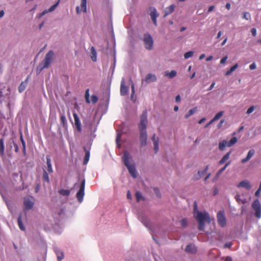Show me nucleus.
I'll return each mask as SVG.
<instances>
[{
  "mask_svg": "<svg viewBox=\"0 0 261 261\" xmlns=\"http://www.w3.org/2000/svg\"><path fill=\"white\" fill-rule=\"evenodd\" d=\"M76 12L77 14H80L82 12H87V0H81L80 6L76 7Z\"/></svg>",
  "mask_w": 261,
  "mask_h": 261,
  "instance_id": "obj_11",
  "label": "nucleus"
},
{
  "mask_svg": "<svg viewBox=\"0 0 261 261\" xmlns=\"http://www.w3.org/2000/svg\"><path fill=\"white\" fill-rule=\"evenodd\" d=\"M261 191H260L259 189H257V190L255 193V195L256 196H258L260 194Z\"/></svg>",
  "mask_w": 261,
  "mask_h": 261,
  "instance_id": "obj_61",
  "label": "nucleus"
},
{
  "mask_svg": "<svg viewBox=\"0 0 261 261\" xmlns=\"http://www.w3.org/2000/svg\"><path fill=\"white\" fill-rule=\"evenodd\" d=\"M215 8V6H211L209 7L208 8V12H210L211 11H212Z\"/></svg>",
  "mask_w": 261,
  "mask_h": 261,
  "instance_id": "obj_60",
  "label": "nucleus"
},
{
  "mask_svg": "<svg viewBox=\"0 0 261 261\" xmlns=\"http://www.w3.org/2000/svg\"><path fill=\"white\" fill-rule=\"evenodd\" d=\"M5 150V145L4 142V139H0V154L1 155H3L4 153Z\"/></svg>",
  "mask_w": 261,
  "mask_h": 261,
  "instance_id": "obj_30",
  "label": "nucleus"
},
{
  "mask_svg": "<svg viewBox=\"0 0 261 261\" xmlns=\"http://www.w3.org/2000/svg\"><path fill=\"white\" fill-rule=\"evenodd\" d=\"M198 109L197 107H194L190 109L189 111L188 114H194L197 112Z\"/></svg>",
  "mask_w": 261,
  "mask_h": 261,
  "instance_id": "obj_45",
  "label": "nucleus"
},
{
  "mask_svg": "<svg viewBox=\"0 0 261 261\" xmlns=\"http://www.w3.org/2000/svg\"><path fill=\"white\" fill-rule=\"evenodd\" d=\"M60 2V0H58L57 3L53 5L49 9H46L45 10L47 11V13L51 12L53 11L56 7L59 5V3Z\"/></svg>",
  "mask_w": 261,
  "mask_h": 261,
  "instance_id": "obj_33",
  "label": "nucleus"
},
{
  "mask_svg": "<svg viewBox=\"0 0 261 261\" xmlns=\"http://www.w3.org/2000/svg\"><path fill=\"white\" fill-rule=\"evenodd\" d=\"M243 18L246 20H250L251 19V15L248 12H245L243 14Z\"/></svg>",
  "mask_w": 261,
  "mask_h": 261,
  "instance_id": "obj_42",
  "label": "nucleus"
},
{
  "mask_svg": "<svg viewBox=\"0 0 261 261\" xmlns=\"http://www.w3.org/2000/svg\"><path fill=\"white\" fill-rule=\"evenodd\" d=\"M185 251L188 253H195L196 252L197 249L194 244H189L186 246Z\"/></svg>",
  "mask_w": 261,
  "mask_h": 261,
  "instance_id": "obj_17",
  "label": "nucleus"
},
{
  "mask_svg": "<svg viewBox=\"0 0 261 261\" xmlns=\"http://www.w3.org/2000/svg\"><path fill=\"white\" fill-rule=\"evenodd\" d=\"M20 141H21V142L22 143V145L23 152L24 154H25V153H26L25 143L23 139L22 135H21V136H20Z\"/></svg>",
  "mask_w": 261,
  "mask_h": 261,
  "instance_id": "obj_37",
  "label": "nucleus"
},
{
  "mask_svg": "<svg viewBox=\"0 0 261 261\" xmlns=\"http://www.w3.org/2000/svg\"><path fill=\"white\" fill-rule=\"evenodd\" d=\"M221 116L222 115H215V118L210 122V123H211L214 120L219 119L221 117Z\"/></svg>",
  "mask_w": 261,
  "mask_h": 261,
  "instance_id": "obj_56",
  "label": "nucleus"
},
{
  "mask_svg": "<svg viewBox=\"0 0 261 261\" xmlns=\"http://www.w3.org/2000/svg\"><path fill=\"white\" fill-rule=\"evenodd\" d=\"M147 124V118L146 115H142L141 117V121L139 125L140 141L141 147L146 146L147 144V135L146 130Z\"/></svg>",
  "mask_w": 261,
  "mask_h": 261,
  "instance_id": "obj_1",
  "label": "nucleus"
},
{
  "mask_svg": "<svg viewBox=\"0 0 261 261\" xmlns=\"http://www.w3.org/2000/svg\"><path fill=\"white\" fill-rule=\"evenodd\" d=\"M57 255H58V261H61V260L64 257V254H63V252H61V255H59V254H58Z\"/></svg>",
  "mask_w": 261,
  "mask_h": 261,
  "instance_id": "obj_50",
  "label": "nucleus"
},
{
  "mask_svg": "<svg viewBox=\"0 0 261 261\" xmlns=\"http://www.w3.org/2000/svg\"><path fill=\"white\" fill-rule=\"evenodd\" d=\"M254 152L255 151L253 149L250 150L248 153L247 156L245 158L242 160V163H245L247 162H248L253 156Z\"/></svg>",
  "mask_w": 261,
  "mask_h": 261,
  "instance_id": "obj_19",
  "label": "nucleus"
},
{
  "mask_svg": "<svg viewBox=\"0 0 261 261\" xmlns=\"http://www.w3.org/2000/svg\"><path fill=\"white\" fill-rule=\"evenodd\" d=\"M46 13H47V11H46L45 10H44L42 13H40L38 15V18H40L41 17H42L43 15H44Z\"/></svg>",
  "mask_w": 261,
  "mask_h": 261,
  "instance_id": "obj_51",
  "label": "nucleus"
},
{
  "mask_svg": "<svg viewBox=\"0 0 261 261\" xmlns=\"http://www.w3.org/2000/svg\"><path fill=\"white\" fill-rule=\"evenodd\" d=\"M149 10L150 11V15L151 18L153 21V24L156 26L157 25L156 18L159 16V14H158L154 7H150L149 8Z\"/></svg>",
  "mask_w": 261,
  "mask_h": 261,
  "instance_id": "obj_12",
  "label": "nucleus"
},
{
  "mask_svg": "<svg viewBox=\"0 0 261 261\" xmlns=\"http://www.w3.org/2000/svg\"><path fill=\"white\" fill-rule=\"evenodd\" d=\"M174 9H175L174 5H171L169 7H167L165 11L164 17H166L167 16L171 14L174 11Z\"/></svg>",
  "mask_w": 261,
  "mask_h": 261,
  "instance_id": "obj_20",
  "label": "nucleus"
},
{
  "mask_svg": "<svg viewBox=\"0 0 261 261\" xmlns=\"http://www.w3.org/2000/svg\"><path fill=\"white\" fill-rule=\"evenodd\" d=\"M251 32L253 36H255L256 35V30L255 28H252L251 30Z\"/></svg>",
  "mask_w": 261,
  "mask_h": 261,
  "instance_id": "obj_55",
  "label": "nucleus"
},
{
  "mask_svg": "<svg viewBox=\"0 0 261 261\" xmlns=\"http://www.w3.org/2000/svg\"><path fill=\"white\" fill-rule=\"evenodd\" d=\"M85 151V155L84 157V164H86L89 160L90 158V151L86 148L84 149Z\"/></svg>",
  "mask_w": 261,
  "mask_h": 261,
  "instance_id": "obj_26",
  "label": "nucleus"
},
{
  "mask_svg": "<svg viewBox=\"0 0 261 261\" xmlns=\"http://www.w3.org/2000/svg\"><path fill=\"white\" fill-rule=\"evenodd\" d=\"M98 97L95 95H92L91 97L90 102H92L93 103H95L98 101Z\"/></svg>",
  "mask_w": 261,
  "mask_h": 261,
  "instance_id": "obj_40",
  "label": "nucleus"
},
{
  "mask_svg": "<svg viewBox=\"0 0 261 261\" xmlns=\"http://www.w3.org/2000/svg\"><path fill=\"white\" fill-rule=\"evenodd\" d=\"M59 193L61 195L68 196L70 195V191L69 190L62 189L59 191Z\"/></svg>",
  "mask_w": 261,
  "mask_h": 261,
  "instance_id": "obj_27",
  "label": "nucleus"
},
{
  "mask_svg": "<svg viewBox=\"0 0 261 261\" xmlns=\"http://www.w3.org/2000/svg\"><path fill=\"white\" fill-rule=\"evenodd\" d=\"M60 2V0H58L57 3L53 5L49 9H46L45 10L47 11V13L51 12L53 11L56 7L59 5V3Z\"/></svg>",
  "mask_w": 261,
  "mask_h": 261,
  "instance_id": "obj_32",
  "label": "nucleus"
},
{
  "mask_svg": "<svg viewBox=\"0 0 261 261\" xmlns=\"http://www.w3.org/2000/svg\"><path fill=\"white\" fill-rule=\"evenodd\" d=\"M194 55V52L193 51H190L184 54V58L186 59H187L188 58H190L192 57Z\"/></svg>",
  "mask_w": 261,
  "mask_h": 261,
  "instance_id": "obj_36",
  "label": "nucleus"
},
{
  "mask_svg": "<svg viewBox=\"0 0 261 261\" xmlns=\"http://www.w3.org/2000/svg\"><path fill=\"white\" fill-rule=\"evenodd\" d=\"M23 203L25 210H31L34 205V199L32 196L26 197L24 198Z\"/></svg>",
  "mask_w": 261,
  "mask_h": 261,
  "instance_id": "obj_10",
  "label": "nucleus"
},
{
  "mask_svg": "<svg viewBox=\"0 0 261 261\" xmlns=\"http://www.w3.org/2000/svg\"><path fill=\"white\" fill-rule=\"evenodd\" d=\"M156 80V76L154 74L151 73L147 74L145 79V81L147 83H149L151 82H155Z\"/></svg>",
  "mask_w": 261,
  "mask_h": 261,
  "instance_id": "obj_18",
  "label": "nucleus"
},
{
  "mask_svg": "<svg viewBox=\"0 0 261 261\" xmlns=\"http://www.w3.org/2000/svg\"><path fill=\"white\" fill-rule=\"evenodd\" d=\"M237 187L239 188L243 187L248 190H250L252 188V186L251 185L250 182L247 180H244L240 182L237 185Z\"/></svg>",
  "mask_w": 261,
  "mask_h": 261,
  "instance_id": "obj_13",
  "label": "nucleus"
},
{
  "mask_svg": "<svg viewBox=\"0 0 261 261\" xmlns=\"http://www.w3.org/2000/svg\"><path fill=\"white\" fill-rule=\"evenodd\" d=\"M43 179L44 181H45L47 183H49L50 182L48 174L45 169L43 170Z\"/></svg>",
  "mask_w": 261,
  "mask_h": 261,
  "instance_id": "obj_31",
  "label": "nucleus"
},
{
  "mask_svg": "<svg viewBox=\"0 0 261 261\" xmlns=\"http://www.w3.org/2000/svg\"><path fill=\"white\" fill-rule=\"evenodd\" d=\"M54 56V52L52 50H50L45 56V57L42 63L40 64L37 68V73H39L41 71L45 68H47L53 60Z\"/></svg>",
  "mask_w": 261,
  "mask_h": 261,
  "instance_id": "obj_4",
  "label": "nucleus"
},
{
  "mask_svg": "<svg viewBox=\"0 0 261 261\" xmlns=\"http://www.w3.org/2000/svg\"><path fill=\"white\" fill-rule=\"evenodd\" d=\"M143 42L146 49L148 50L152 49L153 47V41L152 37L149 34L146 33L144 34Z\"/></svg>",
  "mask_w": 261,
  "mask_h": 261,
  "instance_id": "obj_6",
  "label": "nucleus"
},
{
  "mask_svg": "<svg viewBox=\"0 0 261 261\" xmlns=\"http://www.w3.org/2000/svg\"><path fill=\"white\" fill-rule=\"evenodd\" d=\"M232 244L231 242L226 243L224 245V248H230Z\"/></svg>",
  "mask_w": 261,
  "mask_h": 261,
  "instance_id": "obj_54",
  "label": "nucleus"
},
{
  "mask_svg": "<svg viewBox=\"0 0 261 261\" xmlns=\"http://www.w3.org/2000/svg\"><path fill=\"white\" fill-rule=\"evenodd\" d=\"M128 88L124 85V81L123 80L121 82L120 86V94L124 96L127 94Z\"/></svg>",
  "mask_w": 261,
  "mask_h": 261,
  "instance_id": "obj_14",
  "label": "nucleus"
},
{
  "mask_svg": "<svg viewBox=\"0 0 261 261\" xmlns=\"http://www.w3.org/2000/svg\"><path fill=\"white\" fill-rule=\"evenodd\" d=\"M230 162H228L222 168H221L218 172V174H221L225 169L226 168H227V167L228 166V165L229 164Z\"/></svg>",
  "mask_w": 261,
  "mask_h": 261,
  "instance_id": "obj_43",
  "label": "nucleus"
},
{
  "mask_svg": "<svg viewBox=\"0 0 261 261\" xmlns=\"http://www.w3.org/2000/svg\"><path fill=\"white\" fill-rule=\"evenodd\" d=\"M224 261H232V258L230 256H227L226 257Z\"/></svg>",
  "mask_w": 261,
  "mask_h": 261,
  "instance_id": "obj_64",
  "label": "nucleus"
},
{
  "mask_svg": "<svg viewBox=\"0 0 261 261\" xmlns=\"http://www.w3.org/2000/svg\"><path fill=\"white\" fill-rule=\"evenodd\" d=\"M254 110V106H251L250 107L247 111V114H250V113H251Z\"/></svg>",
  "mask_w": 261,
  "mask_h": 261,
  "instance_id": "obj_47",
  "label": "nucleus"
},
{
  "mask_svg": "<svg viewBox=\"0 0 261 261\" xmlns=\"http://www.w3.org/2000/svg\"><path fill=\"white\" fill-rule=\"evenodd\" d=\"M89 90L88 89L86 90V92H85V96L86 101L88 103H90V100L89 99L90 95H89Z\"/></svg>",
  "mask_w": 261,
  "mask_h": 261,
  "instance_id": "obj_38",
  "label": "nucleus"
},
{
  "mask_svg": "<svg viewBox=\"0 0 261 261\" xmlns=\"http://www.w3.org/2000/svg\"><path fill=\"white\" fill-rule=\"evenodd\" d=\"M217 218L218 223L221 227H224L226 226V219L224 211H219L217 213Z\"/></svg>",
  "mask_w": 261,
  "mask_h": 261,
  "instance_id": "obj_9",
  "label": "nucleus"
},
{
  "mask_svg": "<svg viewBox=\"0 0 261 261\" xmlns=\"http://www.w3.org/2000/svg\"><path fill=\"white\" fill-rule=\"evenodd\" d=\"M237 142L236 137H233L229 141L223 140L219 144V148L221 150H224L226 147H230L236 144Z\"/></svg>",
  "mask_w": 261,
  "mask_h": 261,
  "instance_id": "obj_5",
  "label": "nucleus"
},
{
  "mask_svg": "<svg viewBox=\"0 0 261 261\" xmlns=\"http://www.w3.org/2000/svg\"><path fill=\"white\" fill-rule=\"evenodd\" d=\"M131 89H132V95H131V97H132L133 95L135 93V86H134V83H132V85H131Z\"/></svg>",
  "mask_w": 261,
  "mask_h": 261,
  "instance_id": "obj_52",
  "label": "nucleus"
},
{
  "mask_svg": "<svg viewBox=\"0 0 261 261\" xmlns=\"http://www.w3.org/2000/svg\"><path fill=\"white\" fill-rule=\"evenodd\" d=\"M132 156L127 151H125L122 156L123 162L125 166L127 167L130 175L135 178L137 176L136 170L134 164H130V160Z\"/></svg>",
  "mask_w": 261,
  "mask_h": 261,
  "instance_id": "obj_3",
  "label": "nucleus"
},
{
  "mask_svg": "<svg viewBox=\"0 0 261 261\" xmlns=\"http://www.w3.org/2000/svg\"><path fill=\"white\" fill-rule=\"evenodd\" d=\"M252 207L255 211V216L257 218L261 217V204L258 199L253 201Z\"/></svg>",
  "mask_w": 261,
  "mask_h": 261,
  "instance_id": "obj_7",
  "label": "nucleus"
},
{
  "mask_svg": "<svg viewBox=\"0 0 261 261\" xmlns=\"http://www.w3.org/2000/svg\"><path fill=\"white\" fill-rule=\"evenodd\" d=\"M197 209L196 204L195 203L194 207V217L198 223V229L203 230L205 227V222H210V216L207 212H201L198 211H196Z\"/></svg>",
  "mask_w": 261,
  "mask_h": 261,
  "instance_id": "obj_2",
  "label": "nucleus"
},
{
  "mask_svg": "<svg viewBox=\"0 0 261 261\" xmlns=\"http://www.w3.org/2000/svg\"><path fill=\"white\" fill-rule=\"evenodd\" d=\"M177 73L175 70H172L170 72H166L165 75L168 76L170 79H172L175 77Z\"/></svg>",
  "mask_w": 261,
  "mask_h": 261,
  "instance_id": "obj_29",
  "label": "nucleus"
},
{
  "mask_svg": "<svg viewBox=\"0 0 261 261\" xmlns=\"http://www.w3.org/2000/svg\"><path fill=\"white\" fill-rule=\"evenodd\" d=\"M238 67V64L237 63L235 64L233 66H232L230 69L227 71L225 75L226 76H228L230 75L233 71H234Z\"/></svg>",
  "mask_w": 261,
  "mask_h": 261,
  "instance_id": "obj_25",
  "label": "nucleus"
},
{
  "mask_svg": "<svg viewBox=\"0 0 261 261\" xmlns=\"http://www.w3.org/2000/svg\"><path fill=\"white\" fill-rule=\"evenodd\" d=\"M85 180L83 179L81 184L80 189L76 193V198L79 202H82L83 200V198L85 195Z\"/></svg>",
  "mask_w": 261,
  "mask_h": 261,
  "instance_id": "obj_8",
  "label": "nucleus"
},
{
  "mask_svg": "<svg viewBox=\"0 0 261 261\" xmlns=\"http://www.w3.org/2000/svg\"><path fill=\"white\" fill-rule=\"evenodd\" d=\"M74 119V126L79 132H81L82 130L81 124L78 117V115H73Z\"/></svg>",
  "mask_w": 261,
  "mask_h": 261,
  "instance_id": "obj_15",
  "label": "nucleus"
},
{
  "mask_svg": "<svg viewBox=\"0 0 261 261\" xmlns=\"http://www.w3.org/2000/svg\"><path fill=\"white\" fill-rule=\"evenodd\" d=\"M61 121L63 127H65L67 124L66 118L65 115L61 116Z\"/></svg>",
  "mask_w": 261,
  "mask_h": 261,
  "instance_id": "obj_39",
  "label": "nucleus"
},
{
  "mask_svg": "<svg viewBox=\"0 0 261 261\" xmlns=\"http://www.w3.org/2000/svg\"><path fill=\"white\" fill-rule=\"evenodd\" d=\"M230 152H227L219 162V164L222 165L224 164L226 161H227L230 157Z\"/></svg>",
  "mask_w": 261,
  "mask_h": 261,
  "instance_id": "obj_23",
  "label": "nucleus"
},
{
  "mask_svg": "<svg viewBox=\"0 0 261 261\" xmlns=\"http://www.w3.org/2000/svg\"><path fill=\"white\" fill-rule=\"evenodd\" d=\"M46 164L47 166V171L49 173H52L53 172L51 163V159L49 155H47L46 156Z\"/></svg>",
  "mask_w": 261,
  "mask_h": 261,
  "instance_id": "obj_21",
  "label": "nucleus"
},
{
  "mask_svg": "<svg viewBox=\"0 0 261 261\" xmlns=\"http://www.w3.org/2000/svg\"><path fill=\"white\" fill-rule=\"evenodd\" d=\"M91 59L93 61L95 62L96 61V51L94 49V47H92L91 48Z\"/></svg>",
  "mask_w": 261,
  "mask_h": 261,
  "instance_id": "obj_28",
  "label": "nucleus"
},
{
  "mask_svg": "<svg viewBox=\"0 0 261 261\" xmlns=\"http://www.w3.org/2000/svg\"><path fill=\"white\" fill-rule=\"evenodd\" d=\"M121 134H120V133H118L117 134V137H116V144H117V145H118L119 146H120V144H119V142H120V140L121 139Z\"/></svg>",
  "mask_w": 261,
  "mask_h": 261,
  "instance_id": "obj_46",
  "label": "nucleus"
},
{
  "mask_svg": "<svg viewBox=\"0 0 261 261\" xmlns=\"http://www.w3.org/2000/svg\"><path fill=\"white\" fill-rule=\"evenodd\" d=\"M127 198L128 199H132V195L129 191H128L127 192Z\"/></svg>",
  "mask_w": 261,
  "mask_h": 261,
  "instance_id": "obj_57",
  "label": "nucleus"
},
{
  "mask_svg": "<svg viewBox=\"0 0 261 261\" xmlns=\"http://www.w3.org/2000/svg\"><path fill=\"white\" fill-rule=\"evenodd\" d=\"M188 224V221L186 219H183L180 221V224L182 227H186Z\"/></svg>",
  "mask_w": 261,
  "mask_h": 261,
  "instance_id": "obj_44",
  "label": "nucleus"
},
{
  "mask_svg": "<svg viewBox=\"0 0 261 261\" xmlns=\"http://www.w3.org/2000/svg\"><path fill=\"white\" fill-rule=\"evenodd\" d=\"M256 68V64H255V63H253L252 64H251L249 66V68H250L251 70L255 69Z\"/></svg>",
  "mask_w": 261,
  "mask_h": 261,
  "instance_id": "obj_53",
  "label": "nucleus"
},
{
  "mask_svg": "<svg viewBox=\"0 0 261 261\" xmlns=\"http://www.w3.org/2000/svg\"><path fill=\"white\" fill-rule=\"evenodd\" d=\"M17 221H18V225L19 228L21 230L24 231L25 230V227L23 226V225L22 224V222L21 221V214H20L19 215V216L18 217Z\"/></svg>",
  "mask_w": 261,
  "mask_h": 261,
  "instance_id": "obj_24",
  "label": "nucleus"
},
{
  "mask_svg": "<svg viewBox=\"0 0 261 261\" xmlns=\"http://www.w3.org/2000/svg\"><path fill=\"white\" fill-rule=\"evenodd\" d=\"M207 170H208V166H206L205 167V168L203 171H198V174L199 177L198 178H196V179H198L199 178L202 177L204 175H205L206 173Z\"/></svg>",
  "mask_w": 261,
  "mask_h": 261,
  "instance_id": "obj_34",
  "label": "nucleus"
},
{
  "mask_svg": "<svg viewBox=\"0 0 261 261\" xmlns=\"http://www.w3.org/2000/svg\"><path fill=\"white\" fill-rule=\"evenodd\" d=\"M235 199L239 203H245L246 202L245 199L241 198V195L239 194L236 195Z\"/></svg>",
  "mask_w": 261,
  "mask_h": 261,
  "instance_id": "obj_35",
  "label": "nucleus"
},
{
  "mask_svg": "<svg viewBox=\"0 0 261 261\" xmlns=\"http://www.w3.org/2000/svg\"><path fill=\"white\" fill-rule=\"evenodd\" d=\"M213 59V57L212 56H208V57L206 58V60L207 61H211Z\"/></svg>",
  "mask_w": 261,
  "mask_h": 261,
  "instance_id": "obj_62",
  "label": "nucleus"
},
{
  "mask_svg": "<svg viewBox=\"0 0 261 261\" xmlns=\"http://www.w3.org/2000/svg\"><path fill=\"white\" fill-rule=\"evenodd\" d=\"M215 85V83L214 82V83H213L211 84V85L210 86V87H209V88H208V90H212V89L214 88V87Z\"/></svg>",
  "mask_w": 261,
  "mask_h": 261,
  "instance_id": "obj_63",
  "label": "nucleus"
},
{
  "mask_svg": "<svg viewBox=\"0 0 261 261\" xmlns=\"http://www.w3.org/2000/svg\"><path fill=\"white\" fill-rule=\"evenodd\" d=\"M175 101L177 102H179L180 101V96L179 95H178L176 96Z\"/></svg>",
  "mask_w": 261,
  "mask_h": 261,
  "instance_id": "obj_58",
  "label": "nucleus"
},
{
  "mask_svg": "<svg viewBox=\"0 0 261 261\" xmlns=\"http://www.w3.org/2000/svg\"><path fill=\"white\" fill-rule=\"evenodd\" d=\"M137 201H139L142 198V195L141 192H137L135 194Z\"/></svg>",
  "mask_w": 261,
  "mask_h": 261,
  "instance_id": "obj_41",
  "label": "nucleus"
},
{
  "mask_svg": "<svg viewBox=\"0 0 261 261\" xmlns=\"http://www.w3.org/2000/svg\"><path fill=\"white\" fill-rule=\"evenodd\" d=\"M28 79H29V76L27 77V78L25 81L22 82L19 85V86L18 87V91L20 93L22 92V91H23L25 90L26 85L28 83Z\"/></svg>",
  "mask_w": 261,
  "mask_h": 261,
  "instance_id": "obj_22",
  "label": "nucleus"
},
{
  "mask_svg": "<svg viewBox=\"0 0 261 261\" xmlns=\"http://www.w3.org/2000/svg\"><path fill=\"white\" fill-rule=\"evenodd\" d=\"M154 191L158 197H161V194L160 193L159 190L157 188H154Z\"/></svg>",
  "mask_w": 261,
  "mask_h": 261,
  "instance_id": "obj_49",
  "label": "nucleus"
},
{
  "mask_svg": "<svg viewBox=\"0 0 261 261\" xmlns=\"http://www.w3.org/2000/svg\"><path fill=\"white\" fill-rule=\"evenodd\" d=\"M228 59V57L227 56L223 57L222 59H221L220 61V64H224L226 63L227 60Z\"/></svg>",
  "mask_w": 261,
  "mask_h": 261,
  "instance_id": "obj_48",
  "label": "nucleus"
},
{
  "mask_svg": "<svg viewBox=\"0 0 261 261\" xmlns=\"http://www.w3.org/2000/svg\"><path fill=\"white\" fill-rule=\"evenodd\" d=\"M152 140L153 142L154 152L156 153L159 150V138L154 134L152 136Z\"/></svg>",
  "mask_w": 261,
  "mask_h": 261,
  "instance_id": "obj_16",
  "label": "nucleus"
},
{
  "mask_svg": "<svg viewBox=\"0 0 261 261\" xmlns=\"http://www.w3.org/2000/svg\"><path fill=\"white\" fill-rule=\"evenodd\" d=\"M225 7L227 9L229 10L231 8V5L229 3H226Z\"/></svg>",
  "mask_w": 261,
  "mask_h": 261,
  "instance_id": "obj_59",
  "label": "nucleus"
}]
</instances>
